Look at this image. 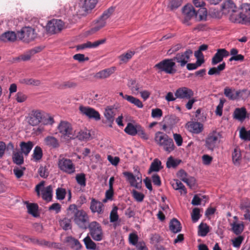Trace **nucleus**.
I'll use <instances>...</instances> for the list:
<instances>
[{"mask_svg": "<svg viewBox=\"0 0 250 250\" xmlns=\"http://www.w3.org/2000/svg\"><path fill=\"white\" fill-rule=\"evenodd\" d=\"M154 140L156 143L167 153L172 152L175 149L173 140L166 133L158 131L155 134Z\"/></svg>", "mask_w": 250, "mask_h": 250, "instance_id": "obj_2", "label": "nucleus"}, {"mask_svg": "<svg viewBox=\"0 0 250 250\" xmlns=\"http://www.w3.org/2000/svg\"><path fill=\"white\" fill-rule=\"evenodd\" d=\"M27 98V96L21 92H18L15 95V99L18 103H23Z\"/></svg>", "mask_w": 250, "mask_h": 250, "instance_id": "obj_62", "label": "nucleus"}, {"mask_svg": "<svg viewBox=\"0 0 250 250\" xmlns=\"http://www.w3.org/2000/svg\"><path fill=\"white\" fill-rule=\"evenodd\" d=\"M242 17L244 19L245 23L250 22V4L243 3L241 6Z\"/></svg>", "mask_w": 250, "mask_h": 250, "instance_id": "obj_23", "label": "nucleus"}, {"mask_svg": "<svg viewBox=\"0 0 250 250\" xmlns=\"http://www.w3.org/2000/svg\"><path fill=\"white\" fill-rule=\"evenodd\" d=\"M52 187L51 185L47 186L42 190V199L47 201L50 202L52 199Z\"/></svg>", "mask_w": 250, "mask_h": 250, "instance_id": "obj_29", "label": "nucleus"}, {"mask_svg": "<svg viewBox=\"0 0 250 250\" xmlns=\"http://www.w3.org/2000/svg\"><path fill=\"white\" fill-rule=\"evenodd\" d=\"M104 116L107 122L109 124V126L112 127L114 121V113L111 108H106L104 112Z\"/></svg>", "mask_w": 250, "mask_h": 250, "instance_id": "obj_38", "label": "nucleus"}, {"mask_svg": "<svg viewBox=\"0 0 250 250\" xmlns=\"http://www.w3.org/2000/svg\"><path fill=\"white\" fill-rule=\"evenodd\" d=\"M64 23L61 20L52 19L49 21L46 26L47 32L51 34H55L62 30Z\"/></svg>", "mask_w": 250, "mask_h": 250, "instance_id": "obj_8", "label": "nucleus"}, {"mask_svg": "<svg viewBox=\"0 0 250 250\" xmlns=\"http://www.w3.org/2000/svg\"><path fill=\"white\" fill-rule=\"evenodd\" d=\"M56 198L58 200H63L66 195V190L64 188H58L56 189Z\"/></svg>", "mask_w": 250, "mask_h": 250, "instance_id": "obj_57", "label": "nucleus"}, {"mask_svg": "<svg viewBox=\"0 0 250 250\" xmlns=\"http://www.w3.org/2000/svg\"><path fill=\"white\" fill-rule=\"evenodd\" d=\"M114 10L113 7L109 8L107 10L105 11L100 17V20H104L105 21V20L107 19L112 14Z\"/></svg>", "mask_w": 250, "mask_h": 250, "instance_id": "obj_60", "label": "nucleus"}, {"mask_svg": "<svg viewBox=\"0 0 250 250\" xmlns=\"http://www.w3.org/2000/svg\"><path fill=\"white\" fill-rule=\"evenodd\" d=\"M226 67V63L223 62L219 64L217 67H213L211 68L208 71V74L209 75H219L221 72L224 70Z\"/></svg>", "mask_w": 250, "mask_h": 250, "instance_id": "obj_36", "label": "nucleus"}, {"mask_svg": "<svg viewBox=\"0 0 250 250\" xmlns=\"http://www.w3.org/2000/svg\"><path fill=\"white\" fill-rule=\"evenodd\" d=\"M229 55V52L224 48L218 49L213 57L211 61L212 65H215L223 61L224 57Z\"/></svg>", "mask_w": 250, "mask_h": 250, "instance_id": "obj_17", "label": "nucleus"}, {"mask_svg": "<svg viewBox=\"0 0 250 250\" xmlns=\"http://www.w3.org/2000/svg\"><path fill=\"white\" fill-rule=\"evenodd\" d=\"M118 207L115 206L112 208L110 213V222H115L117 221L119 219V216L118 215L117 210Z\"/></svg>", "mask_w": 250, "mask_h": 250, "instance_id": "obj_54", "label": "nucleus"}, {"mask_svg": "<svg viewBox=\"0 0 250 250\" xmlns=\"http://www.w3.org/2000/svg\"><path fill=\"white\" fill-rule=\"evenodd\" d=\"M59 132L61 134V138L66 141L75 138V131L70 124L65 121H62L58 126Z\"/></svg>", "mask_w": 250, "mask_h": 250, "instance_id": "obj_4", "label": "nucleus"}, {"mask_svg": "<svg viewBox=\"0 0 250 250\" xmlns=\"http://www.w3.org/2000/svg\"><path fill=\"white\" fill-rule=\"evenodd\" d=\"M65 242L68 246L73 249L80 250L82 247V245L78 240L71 236L66 237Z\"/></svg>", "mask_w": 250, "mask_h": 250, "instance_id": "obj_25", "label": "nucleus"}, {"mask_svg": "<svg viewBox=\"0 0 250 250\" xmlns=\"http://www.w3.org/2000/svg\"><path fill=\"white\" fill-rule=\"evenodd\" d=\"M128 85L130 88V90L132 91V93L134 94L137 93L139 91L140 87V85L136 83L135 80H131L128 83Z\"/></svg>", "mask_w": 250, "mask_h": 250, "instance_id": "obj_52", "label": "nucleus"}, {"mask_svg": "<svg viewBox=\"0 0 250 250\" xmlns=\"http://www.w3.org/2000/svg\"><path fill=\"white\" fill-rule=\"evenodd\" d=\"M229 20L233 22L245 23V21L243 18L242 17L241 12L239 13H236V10L235 12L230 14Z\"/></svg>", "mask_w": 250, "mask_h": 250, "instance_id": "obj_35", "label": "nucleus"}, {"mask_svg": "<svg viewBox=\"0 0 250 250\" xmlns=\"http://www.w3.org/2000/svg\"><path fill=\"white\" fill-rule=\"evenodd\" d=\"M207 11L206 8H200L197 11H195V18L197 21L205 20L207 17Z\"/></svg>", "mask_w": 250, "mask_h": 250, "instance_id": "obj_42", "label": "nucleus"}, {"mask_svg": "<svg viewBox=\"0 0 250 250\" xmlns=\"http://www.w3.org/2000/svg\"><path fill=\"white\" fill-rule=\"evenodd\" d=\"M17 37H18L17 34L14 32L7 31L0 35V40L4 42H14L16 40Z\"/></svg>", "mask_w": 250, "mask_h": 250, "instance_id": "obj_26", "label": "nucleus"}, {"mask_svg": "<svg viewBox=\"0 0 250 250\" xmlns=\"http://www.w3.org/2000/svg\"><path fill=\"white\" fill-rule=\"evenodd\" d=\"M241 209H245L244 218L246 220H248L250 222V206H247L244 204H241Z\"/></svg>", "mask_w": 250, "mask_h": 250, "instance_id": "obj_63", "label": "nucleus"}, {"mask_svg": "<svg viewBox=\"0 0 250 250\" xmlns=\"http://www.w3.org/2000/svg\"><path fill=\"white\" fill-rule=\"evenodd\" d=\"M236 10V6L232 0L225 1L222 5V12L224 14H231Z\"/></svg>", "mask_w": 250, "mask_h": 250, "instance_id": "obj_19", "label": "nucleus"}, {"mask_svg": "<svg viewBox=\"0 0 250 250\" xmlns=\"http://www.w3.org/2000/svg\"><path fill=\"white\" fill-rule=\"evenodd\" d=\"M106 41L105 39L97 41L94 42H87L81 44H79L76 46L77 50H83L87 48H96L101 44H104Z\"/></svg>", "mask_w": 250, "mask_h": 250, "instance_id": "obj_18", "label": "nucleus"}, {"mask_svg": "<svg viewBox=\"0 0 250 250\" xmlns=\"http://www.w3.org/2000/svg\"><path fill=\"white\" fill-rule=\"evenodd\" d=\"M226 102L225 99L222 98L220 99L219 104L217 106L215 111L216 114L219 116L222 115V111L224 103Z\"/></svg>", "mask_w": 250, "mask_h": 250, "instance_id": "obj_56", "label": "nucleus"}, {"mask_svg": "<svg viewBox=\"0 0 250 250\" xmlns=\"http://www.w3.org/2000/svg\"><path fill=\"white\" fill-rule=\"evenodd\" d=\"M105 23L106 22L105 21L100 19L99 21H98L96 23L94 26L91 29L89 32L91 34H93L98 31L105 26Z\"/></svg>", "mask_w": 250, "mask_h": 250, "instance_id": "obj_50", "label": "nucleus"}, {"mask_svg": "<svg viewBox=\"0 0 250 250\" xmlns=\"http://www.w3.org/2000/svg\"><path fill=\"white\" fill-rule=\"evenodd\" d=\"M45 144L52 148H58L60 146L59 140L54 136H48L44 138Z\"/></svg>", "mask_w": 250, "mask_h": 250, "instance_id": "obj_30", "label": "nucleus"}, {"mask_svg": "<svg viewBox=\"0 0 250 250\" xmlns=\"http://www.w3.org/2000/svg\"><path fill=\"white\" fill-rule=\"evenodd\" d=\"M20 152H14L12 156L13 162L18 165L23 163L24 160L23 155Z\"/></svg>", "mask_w": 250, "mask_h": 250, "instance_id": "obj_41", "label": "nucleus"}, {"mask_svg": "<svg viewBox=\"0 0 250 250\" xmlns=\"http://www.w3.org/2000/svg\"><path fill=\"white\" fill-rule=\"evenodd\" d=\"M139 126L140 125H135L132 123H129L127 124L124 131L127 134L134 136L137 134V131Z\"/></svg>", "mask_w": 250, "mask_h": 250, "instance_id": "obj_32", "label": "nucleus"}, {"mask_svg": "<svg viewBox=\"0 0 250 250\" xmlns=\"http://www.w3.org/2000/svg\"><path fill=\"white\" fill-rule=\"evenodd\" d=\"M222 137V133L220 132L213 130L209 132L205 139V147L208 149L213 151L218 146Z\"/></svg>", "mask_w": 250, "mask_h": 250, "instance_id": "obj_5", "label": "nucleus"}, {"mask_svg": "<svg viewBox=\"0 0 250 250\" xmlns=\"http://www.w3.org/2000/svg\"><path fill=\"white\" fill-rule=\"evenodd\" d=\"M58 167L62 171L71 174L75 171V167L72 161L67 158H62L58 161Z\"/></svg>", "mask_w": 250, "mask_h": 250, "instance_id": "obj_9", "label": "nucleus"}, {"mask_svg": "<svg viewBox=\"0 0 250 250\" xmlns=\"http://www.w3.org/2000/svg\"><path fill=\"white\" fill-rule=\"evenodd\" d=\"M67 215L71 217L74 223L80 229H87V225L89 223V217L85 211L78 209L75 204H71L67 209Z\"/></svg>", "mask_w": 250, "mask_h": 250, "instance_id": "obj_1", "label": "nucleus"}, {"mask_svg": "<svg viewBox=\"0 0 250 250\" xmlns=\"http://www.w3.org/2000/svg\"><path fill=\"white\" fill-rule=\"evenodd\" d=\"M172 188L175 190H179L181 194L187 193V190L184 185L179 180H173L171 182Z\"/></svg>", "mask_w": 250, "mask_h": 250, "instance_id": "obj_33", "label": "nucleus"}, {"mask_svg": "<svg viewBox=\"0 0 250 250\" xmlns=\"http://www.w3.org/2000/svg\"><path fill=\"white\" fill-rule=\"evenodd\" d=\"M176 63L172 59H165L154 66L158 73L165 72L166 74H173L176 72L175 68Z\"/></svg>", "mask_w": 250, "mask_h": 250, "instance_id": "obj_3", "label": "nucleus"}, {"mask_svg": "<svg viewBox=\"0 0 250 250\" xmlns=\"http://www.w3.org/2000/svg\"><path fill=\"white\" fill-rule=\"evenodd\" d=\"M209 231V228L207 224L202 223L198 226V235L199 236L205 237Z\"/></svg>", "mask_w": 250, "mask_h": 250, "instance_id": "obj_40", "label": "nucleus"}, {"mask_svg": "<svg viewBox=\"0 0 250 250\" xmlns=\"http://www.w3.org/2000/svg\"><path fill=\"white\" fill-rule=\"evenodd\" d=\"M231 231L236 235H239L242 233L244 229V224L243 222L238 223L236 221H233L230 223Z\"/></svg>", "mask_w": 250, "mask_h": 250, "instance_id": "obj_27", "label": "nucleus"}, {"mask_svg": "<svg viewBox=\"0 0 250 250\" xmlns=\"http://www.w3.org/2000/svg\"><path fill=\"white\" fill-rule=\"evenodd\" d=\"M18 38L23 42L29 43L34 40L37 36L35 29L31 27L25 26L17 33Z\"/></svg>", "mask_w": 250, "mask_h": 250, "instance_id": "obj_6", "label": "nucleus"}, {"mask_svg": "<svg viewBox=\"0 0 250 250\" xmlns=\"http://www.w3.org/2000/svg\"><path fill=\"white\" fill-rule=\"evenodd\" d=\"M240 137L242 140L250 141V130L247 131L245 127H242L240 131Z\"/></svg>", "mask_w": 250, "mask_h": 250, "instance_id": "obj_55", "label": "nucleus"}, {"mask_svg": "<svg viewBox=\"0 0 250 250\" xmlns=\"http://www.w3.org/2000/svg\"><path fill=\"white\" fill-rule=\"evenodd\" d=\"M83 241L87 249L92 250L96 249V244L92 240L90 236L87 235L83 239Z\"/></svg>", "mask_w": 250, "mask_h": 250, "instance_id": "obj_44", "label": "nucleus"}, {"mask_svg": "<svg viewBox=\"0 0 250 250\" xmlns=\"http://www.w3.org/2000/svg\"><path fill=\"white\" fill-rule=\"evenodd\" d=\"M90 133L87 130H81L77 135H75V138H77L81 141H86L90 137Z\"/></svg>", "mask_w": 250, "mask_h": 250, "instance_id": "obj_45", "label": "nucleus"}, {"mask_svg": "<svg viewBox=\"0 0 250 250\" xmlns=\"http://www.w3.org/2000/svg\"><path fill=\"white\" fill-rule=\"evenodd\" d=\"M192 54V51L191 50L187 49L184 52L177 53L172 59L173 60V62L176 61L181 67H184L189 61L190 57Z\"/></svg>", "mask_w": 250, "mask_h": 250, "instance_id": "obj_10", "label": "nucleus"}, {"mask_svg": "<svg viewBox=\"0 0 250 250\" xmlns=\"http://www.w3.org/2000/svg\"><path fill=\"white\" fill-rule=\"evenodd\" d=\"M126 100L129 103L134 104L138 108H142L143 104L142 102L138 98L132 96H126Z\"/></svg>", "mask_w": 250, "mask_h": 250, "instance_id": "obj_48", "label": "nucleus"}, {"mask_svg": "<svg viewBox=\"0 0 250 250\" xmlns=\"http://www.w3.org/2000/svg\"><path fill=\"white\" fill-rule=\"evenodd\" d=\"M183 14L184 16V23L189 25L188 21L195 17V10L190 4H188L183 8Z\"/></svg>", "mask_w": 250, "mask_h": 250, "instance_id": "obj_15", "label": "nucleus"}, {"mask_svg": "<svg viewBox=\"0 0 250 250\" xmlns=\"http://www.w3.org/2000/svg\"><path fill=\"white\" fill-rule=\"evenodd\" d=\"M175 95L178 99H190L193 96L194 92L188 87H182L176 90Z\"/></svg>", "mask_w": 250, "mask_h": 250, "instance_id": "obj_14", "label": "nucleus"}, {"mask_svg": "<svg viewBox=\"0 0 250 250\" xmlns=\"http://www.w3.org/2000/svg\"><path fill=\"white\" fill-rule=\"evenodd\" d=\"M162 163L158 159H155L151 163L150 167L148 170V174H150L152 172H158L161 169L163 168L161 166Z\"/></svg>", "mask_w": 250, "mask_h": 250, "instance_id": "obj_34", "label": "nucleus"}, {"mask_svg": "<svg viewBox=\"0 0 250 250\" xmlns=\"http://www.w3.org/2000/svg\"><path fill=\"white\" fill-rule=\"evenodd\" d=\"M135 54V52L133 51H128L125 54L121 55L119 58L121 63H126L130 60Z\"/></svg>", "mask_w": 250, "mask_h": 250, "instance_id": "obj_43", "label": "nucleus"}, {"mask_svg": "<svg viewBox=\"0 0 250 250\" xmlns=\"http://www.w3.org/2000/svg\"><path fill=\"white\" fill-rule=\"evenodd\" d=\"M71 221L70 219L64 218L60 221V224L63 229L67 230L71 229Z\"/></svg>", "mask_w": 250, "mask_h": 250, "instance_id": "obj_49", "label": "nucleus"}, {"mask_svg": "<svg viewBox=\"0 0 250 250\" xmlns=\"http://www.w3.org/2000/svg\"><path fill=\"white\" fill-rule=\"evenodd\" d=\"M124 175L126 177L131 186L134 187L138 189H140L141 188V178L137 177L136 179L135 176H134L132 173L129 172H125Z\"/></svg>", "mask_w": 250, "mask_h": 250, "instance_id": "obj_16", "label": "nucleus"}, {"mask_svg": "<svg viewBox=\"0 0 250 250\" xmlns=\"http://www.w3.org/2000/svg\"><path fill=\"white\" fill-rule=\"evenodd\" d=\"M20 146L21 153H23L25 156H27L33 148L34 144L31 141H28L27 142H21Z\"/></svg>", "mask_w": 250, "mask_h": 250, "instance_id": "obj_28", "label": "nucleus"}, {"mask_svg": "<svg viewBox=\"0 0 250 250\" xmlns=\"http://www.w3.org/2000/svg\"><path fill=\"white\" fill-rule=\"evenodd\" d=\"M188 129L191 132L199 134L203 129V125L199 122H189L186 125Z\"/></svg>", "mask_w": 250, "mask_h": 250, "instance_id": "obj_20", "label": "nucleus"}, {"mask_svg": "<svg viewBox=\"0 0 250 250\" xmlns=\"http://www.w3.org/2000/svg\"><path fill=\"white\" fill-rule=\"evenodd\" d=\"M132 196L135 200L139 202H142L145 197V195L143 193L135 190L132 191Z\"/></svg>", "mask_w": 250, "mask_h": 250, "instance_id": "obj_59", "label": "nucleus"}, {"mask_svg": "<svg viewBox=\"0 0 250 250\" xmlns=\"http://www.w3.org/2000/svg\"><path fill=\"white\" fill-rule=\"evenodd\" d=\"M75 178L77 183L81 186V187L83 188L86 186V178L85 175L84 173L77 174Z\"/></svg>", "mask_w": 250, "mask_h": 250, "instance_id": "obj_51", "label": "nucleus"}, {"mask_svg": "<svg viewBox=\"0 0 250 250\" xmlns=\"http://www.w3.org/2000/svg\"><path fill=\"white\" fill-rule=\"evenodd\" d=\"M28 212L34 217L38 216V206L35 203H27Z\"/></svg>", "mask_w": 250, "mask_h": 250, "instance_id": "obj_39", "label": "nucleus"}, {"mask_svg": "<svg viewBox=\"0 0 250 250\" xmlns=\"http://www.w3.org/2000/svg\"><path fill=\"white\" fill-rule=\"evenodd\" d=\"M89 234L95 241H101L104 236L103 231L101 225L97 221H92L87 225Z\"/></svg>", "mask_w": 250, "mask_h": 250, "instance_id": "obj_7", "label": "nucleus"}, {"mask_svg": "<svg viewBox=\"0 0 250 250\" xmlns=\"http://www.w3.org/2000/svg\"><path fill=\"white\" fill-rule=\"evenodd\" d=\"M232 159L233 164L235 165H239L241 160V154L240 149L236 147L232 153Z\"/></svg>", "mask_w": 250, "mask_h": 250, "instance_id": "obj_37", "label": "nucleus"}, {"mask_svg": "<svg viewBox=\"0 0 250 250\" xmlns=\"http://www.w3.org/2000/svg\"><path fill=\"white\" fill-rule=\"evenodd\" d=\"M21 83L27 85H32L35 86H38L41 84V81L40 80L34 79L32 78L24 79L22 80Z\"/></svg>", "mask_w": 250, "mask_h": 250, "instance_id": "obj_53", "label": "nucleus"}, {"mask_svg": "<svg viewBox=\"0 0 250 250\" xmlns=\"http://www.w3.org/2000/svg\"><path fill=\"white\" fill-rule=\"evenodd\" d=\"M44 118V115L41 111L33 110L29 115L28 123L33 126L37 125L43 122Z\"/></svg>", "mask_w": 250, "mask_h": 250, "instance_id": "obj_12", "label": "nucleus"}, {"mask_svg": "<svg viewBox=\"0 0 250 250\" xmlns=\"http://www.w3.org/2000/svg\"><path fill=\"white\" fill-rule=\"evenodd\" d=\"M97 2V0H80L79 5L84 11L87 12L93 9Z\"/></svg>", "mask_w": 250, "mask_h": 250, "instance_id": "obj_21", "label": "nucleus"}, {"mask_svg": "<svg viewBox=\"0 0 250 250\" xmlns=\"http://www.w3.org/2000/svg\"><path fill=\"white\" fill-rule=\"evenodd\" d=\"M224 91V95L231 100L236 99L239 94V93L237 91L236 95H235L232 90L229 87H225Z\"/></svg>", "mask_w": 250, "mask_h": 250, "instance_id": "obj_47", "label": "nucleus"}, {"mask_svg": "<svg viewBox=\"0 0 250 250\" xmlns=\"http://www.w3.org/2000/svg\"><path fill=\"white\" fill-rule=\"evenodd\" d=\"M77 85V83H75L72 81H68L64 82L62 83L60 87L62 89H65L67 88H74Z\"/></svg>", "mask_w": 250, "mask_h": 250, "instance_id": "obj_58", "label": "nucleus"}, {"mask_svg": "<svg viewBox=\"0 0 250 250\" xmlns=\"http://www.w3.org/2000/svg\"><path fill=\"white\" fill-rule=\"evenodd\" d=\"M89 209L92 213H97L99 215L103 214L104 211V204L94 198H91Z\"/></svg>", "mask_w": 250, "mask_h": 250, "instance_id": "obj_13", "label": "nucleus"}, {"mask_svg": "<svg viewBox=\"0 0 250 250\" xmlns=\"http://www.w3.org/2000/svg\"><path fill=\"white\" fill-rule=\"evenodd\" d=\"M115 70V67L104 69L97 73L95 75V77L100 79H105L109 77Z\"/></svg>", "mask_w": 250, "mask_h": 250, "instance_id": "obj_22", "label": "nucleus"}, {"mask_svg": "<svg viewBox=\"0 0 250 250\" xmlns=\"http://www.w3.org/2000/svg\"><path fill=\"white\" fill-rule=\"evenodd\" d=\"M247 110L245 107L236 108L233 112V118L239 121H243L246 118Z\"/></svg>", "mask_w": 250, "mask_h": 250, "instance_id": "obj_24", "label": "nucleus"}, {"mask_svg": "<svg viewBox=\"0 0 250 250\" xmlns=\"http://www.w3.org/2000/svg\"><path fill=\"white\" fill-rule=\"evenodd\" d=\"M200 209L198 208H194L191 213V218L193 222H196L200 218Z\"/></svg>", "mask_w": 250, "mask_h": 250, "instance_id": "obj_61", "label": "nucleus"}, {"mask_svg": "<svg viewBox=\"0 0 250 250\" xmlns=\"http://www.w3.org/2000/svg\"><path fill=\"white\" fill-rule=\"evenodd\" d=\"M169 228L170 230L175 233L180 232L182 229L180 222L176 218L170 221Z\"/></svg>", "mask_w": 250, "mask_h": 250, "instance_id": "obj_31", "label": "nucleus"}, {"mask_svg": "<svg viewBox=\"0 0 250 250\" xmlns=\"http://www.w3.org/2000/svg\"><path fill=\"white\" fill-rule=\"evenodd\" d=\"M79 110L82 114L86 116L89 119H93L95 121H99L101 119V116L99 112L92 107L81 105L79 107Z\"/></svg>", "mask_w": 250, "mask_h": 250, "instance_id": "obj_11", "label": "nucleus"}, {"mask_svg": "<svg viewBox=\"0 0 250 250\" xmlns=\"http://www.w3.org/2000/svg\"><path fill=\"white\" fill-rule=\"evenodd\" d=\"M43 155L42 150L41 147L39 146H36L33 151L32 157L35 161L40 160Z\"/></svg>", "mask_w": 250, "mask_h": 250, "instance_id": "obj_46", "label": "nucleus"}, {"mask_svg": "<svg viewBox=\"0 0 250 250\" xmlns=\"http://www.w3.org/2000/svg\"><path fill=\"white\" fill-rule=\"evenodd\" d=\"M179 164L171 156L169 157L167 162V168L176 167Z\"/></svg>", "mask_w": 250, "mask_h": 250, "instance_id": "obj_64", "label": "nucleus"}]
</instances>
